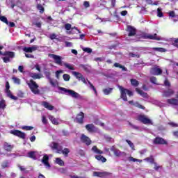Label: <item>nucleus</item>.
I'll return each instance as SVG.
<instances>
[{"instance_id": "f257e3e1", "label": "nucleus", "mask_w": 178, "mask_h": 178, "mask_svg": "<svg viewBox=\"0 0 178 178\" xmlns=\"http://www.w3.org/2000/svg\"><path fill=\"white\" fill-rule=\"evenodd\" d=\"M59 90H60V91H63L65 95H69L70 97H72V98H75L76 99H79V98H81V95H80V94H79L78 92H75L73 90L66 89L62 87H60Z\"/></svg>"}, {"instance_id": "f03ea898", "label": "nucleus", "mask_w": 178, "mask_h": 178, "mask_svg": "<svg viewBox=\"0 0 178 178\" xmlns=\"http://www.w3.org/2000/svg\"><path fill=\"white\" fill-rule=\"evenodd\" d=\"M118 88L121 91V98L123 99V101H127V96H126L127 94L129 95V97H133V92L131 90L125 89L120 86H118Z\"/></svg>"}, {"instance_id": "7ed1b4c3", "label": "nucleus", "mask_w": 178, "mask_h": 178, "mask_svg": "<svg viewBox=\"0 0 178 178\" xmlns=\"http://www.w3.org/2000/svg\"><path fill=\"white\" fill-rule=\"evenodd\" d=\"M30 90L33 92V94H40V90H38V85L33 79H31L29 82L27 83Z\"/></svg>"}, {"instance_id": "20e7f679", "label": "nucleus", "mask_w": 178, "mask_h": 178, "mask_svg": "<svg viewBox=\"0 0 178 178\" xmlns=\"http://www.w3.org/2000/svg\"><path fill=\"white\" fill-rule=\"evenodd\" d=\"M48 56L49 58H51V59L54 60V63H56V65H59V66H63L64 63L63 61H62V60L63 59L62 58V56L51 54H49Z\"/></svg>"}, {"instance_id": "39448f33", "label": "nucleus", "mask_w": 178, "mask_h": 178, "mask_svg": "<svg viewBox=\"0 0 178 178\" xmlns=\"http://www.w3.org/2000/svg\"><path fill=\"white\" fill-rule=\"evenodd\" d=\"M49 147L53 151H56L57 154H62V149H63V147L58 143L51 142L49 145Z\"/></svg>"}, {"instance_id": "423d86ee", "label": "nucleus", "mask_w": 178, "mask_h": 178, "mask_svg": "<svg viewBox=\"0 0 178 178\" xmlns=\"http://www.w3.org/2000/svg\"><path fill=\"white\" fill-rule=\"evenodd\" d=\"M144 38L147 40H156V41L162 40V38L158 35L156 33L151 34V33H145L143 35Z\"/></svg>"}, {"instance_id": "0eeeda50", "label": "nucleus", "mask_w": 178, "mask_h": 178, "mask_svg": "<svg viewBox=\"0 0 178 178\" xmlns=\"http://www.w3.org/2000/svg\"><path fill=\"white\" fill-rule=\"evenodd\" d=\"M137 120H139V122H141L143 124H152V121L143 115H138L137 117Z\"/></svg>"}, {"instance_id": "6e6552de", "label": "nucleus", "mask_w": 178, "mask_h": 178, "mask_svg": "<svg viewBox=\"0 0 178 178\" xmlns=\"http://www.w3.org/2000/svg\"><path fill=\"white\" fill-rule=\"evenodd\" d=\"M111 151L114 153V155L115 156H126L127 155L126 152H122L118 149H116V147H115L114 146L111 147Z\"/></svg>"}, {"instance_id": "1a4fd4ad", "label": "nucleus", "mask_w": 178, "mask_h": 178, "mask_svg": "<svg viewBox=\"0 0 178 178\" xmlns=\"http://www.w3.org/2000/svg\"><path fill=\"white\" fill-rule=\"evenodd\" d=\"M40 48L38 45H33L31 47H24L23 51L24 52L31 54L32 52H34V51H38V49Z\"/></svg>"}, {"instance_id": "9d476101", "label": "nucleus", "mask_w": 178, "mask_h": 178, "mask_svg": "<svg viewBox=\"0 0 178 178\" xmlns=\"http://www.w3.org/2000/svg\"><path fill=\"white\" fill-rule=\"evenodd\" d=\"M93 176L97 177H106V176H111V173L108 172H94Z\"/></svg>"}, {"instance_id": "9b49d317", "label": "nucleus", "mask_w": 178, "mask_h": 178, "mask_svg": "<svg viewBox=\"0 0 178 178\" xmlns=\"http://www.w3.org/2000/svg\"><path fill=\"white\" fill-rule=\"evenodd\" d=\"M150 73L154 76H159V74H162V70H161V68H158L157 67H154L150 70Z\"/></svg>"}, {"instance_id": "f8f14e48", "label": "nucleus", "mask_w": 178, "mask_h": 178, "mask_svg": "<svg viewBox=\"0 0 178 178\" xmlns=\"http://www.w3.org/2000/svg\"><path fill=\"white\" fill-rule=\"evenodd\" d=\"M15 145H10L7 142H5L3 145V149H5V151H7V152H10V151H12V149H13Z\"/></svg>"}, {"instance_id": "ddd939ff", "label": "nucleus", "mask_w": 178, "mask_h": 178, "mask_svg": "<svg viewBox=\"0 0 178 178\" xmlns=\"http://www.w3.org/2000/svg\"><path fill=\"white\" fill-rule=\"evenodd\" d=\"M48 161H49V157L48 156V155L45 154L42 159V162L44 163V166L47 169H49V168H51V165L49 164V162H48Z\"/></svg>"}, {"instance_id": "4468645a", "label": "nucleus", "mask_w": 178, "mask_h": 178, "mask_svg": "<svg viewBox=\"0 0 178 178\" xmlns=\"http://www.w3.org/2000/svg\"><path fill=\"white\" fill-rule=\"evenodd\" d=\"M154 144L165 145V144H168V142L166 140H165V139H163L161 137H156L154 140Z\"/></svg>"}, {"instance_id": "2eb2a0df", "label": "nucleus", "mask_w": 178, "mask_h": 178, "mask_svg": "<svg viewBox=\"0 0 178 178\" xmlns=\"http://www.w3.org/2000/svg\"><path fill=\"white\" fill-rule=\"evenodd\" d=\"M12 134H14V136H17V137H19L20 138H26V134L19 131V130H15L11 131Z\"/></svg>"}, {"instance_id": "dca6fc26", "label": "nucleus", "mask_w": 178, "mask_h": 178, "mask_svg": "<svg viewBox=\"0 0 178 178\" xmlns=\"http://www.w3.org/2000/svg\"><path fill=\"white\" fill-rule=\"evenodd\" d=\"M81 141L86 144V145H90V144H91V140L90 139V138L84 134L81 135Z\"/></svg>"}, {"instance_id": "f3484780", "label": "nucleus", "mask_w": 178, "mask_h": 178, "mask_svg": "<svg viewBox=\"0 0 178 178\" xmlns=\"http://www.w3.org/2000/svg\"><path fill=\"white\" fill-rule=\"evenodd\" d=\"M81 80L82 82L84 83V84H87V83H88V84H89V88H90L91 90H93V91L95 92V94H96V95H97V89H95V87H94V86H92V83H91V82H90V81H86V78H84V76L82 77Z\"/></svg>"}, {"instance_id": "a211bd4d", "label": "nucleus", "mask_w": 178, "mask_h": 178, "mask_svg": "<svg viewBox=\"0 0 178 178\" xmlns=\"http://www.w3.org/2000/svg\"><path fill=\"white\" fill-rule=\"evenodd\" d=\"M127 32L129 37H134V35L136 33L135 28L130 26H127Z\"/></svg>"}, {"instance_id": "6ab92c4d", "label": "nucleus", "mask_w": 178, "mask_h": 178, "mask_svg": "<svg viewBox=\"0 0 178 178\" xmlns=\"http://www.w3.org/2000/svg\"><path fill=\"white\" fill-rule=\"evenodd\" d=\"M83 119H84V113L81 112V113H79V114H78L76 115V118L75 119V122H76V123L82 124Z\"/></svg>"}, {"instance_id": "aec40b11", "label": "nucleus", "mask_w": 178, "mask_h": 178, "mask_svg": "<svg viewBox=\"0 0 178 178\" xmlns=\"http://www.w3.org/2000/svg\"><path fill=\"white\" fill-rule=\"evenodd\" d=\"M27 155L29 158L32 159H37V158L40 157V154L38 152H29Z\"/></svg>"}, {"instance_id": "412c9836", "label": "nucleus", "mask_w": 178, "mask_h": 178, "mask_svg": "<svg viewBox=\"0 0 178 178\" xmlns=\"http://www.w3.org/2000/svg\"><path fill=\"white\" fill-rule=\"evenodd\" d=\"M42 106H44V108H46V109H48V111H54V109L55 108L54 106L51 105V104H49L47 102H42Z\"/></svg>"}, {"instance_id": "4be33fe9", "label": "nucleus", "mask_w": 178, "mask_h": 178, "mask_svg": "<svg viewBox=\"0 0 178 178\" xmlns=\"http://www.w3.org/2000/svg\"><path fill=\"white\" fill-rule=\"evenodd\" d=\"M0 55H3V56H7L10 59V58H15V52L13 51H5L3 54L2 51H0Z\"/></svg>"}, {"instance_id": "5701e85b", "label": "nucleus", "mask_w": 178, "mask_h": 178, "mask_svg": "<svg viewBox=\"0 0 178 178\" xmlns=\"http://www.w3.org/2000/svg\"><path fill=\"white\" fill-rule=\"evenodd\" d=\"M29 76L33 79V80H37L41 79V75L35 72L29 73Z\"/></svg>"}, {"instance_id": "b1692460", "label": "nucleus", "mask_w": 178, "mask_h": 178, "mask_svg": "<svg viewBox=\"0 0 178 178\" xmlns=\"http://www.w3.org/2000/svg\"><path fill=\"white\" fill-rule=\"evenodd\" d=\"M72 74H73L78 80H81L82 77H84L81 73L76 71H72Z\"/></svg>"}, {"instance_id": "393cba45", "label": "nucleus", "mask_w": 178, "mask_h": 178, "mask_svg": "<svg viewBox=\"0 0 178 178\" xmlns=\"http://www.w3.org/2000/svg\"><path fill=\"white\" fill-rule=\"evenodd\" d=\"M175 94V91L172 89H168V90L164 91L163 97H170Z\"/></svg>"}, {"instance_id": "a878e982", "label": "nucleus", "mask_w": 178, "mask_h": 178, "mask_svg": "<svg viewBox=\"0 0 178 178\" xmlns=\"http://www.w3.org/2000/svg\"><path fill=\"white\" fill-rule=\"evenodd\" d=\"M6 93L7 95V97H8L9 98H11V99H14V101H17V97L14 96L12 94V92H10V90H6Z\"/></svg>"}, {"instance_id": "bb28decb", "label": "nucleus", "mask_w": 178, "mask_h": 178, "mask_svg": "<svg viewBox=\"0 0 178 178\" xmlns=\"http://www.w3.org/2000/svg\"><path fill=\"white\" fill-rule=\"evenodd\" d=\"M86 129L89 133H92L95 130V127L92 124H89L86 126Z\"/></svg>"}, {"instance_id": "cd10ccee", "label": "nucleus", "mask_w": 178, "mask_h": 178, "mask_svg": "<svg viewBox=\"0 0 178 178\" xmlns=\"http://www.w3.org/2000/svg\"><path fill=\"white\" fill-rule=\"evenodd\" d=\"M63 66H65L67 69H69L70 70H74V65L70 64L69 63H63Z\"/></svg>"}, {"instance_id": "c85d7f7f", "label": "nucleus", "mask_w": 178, "mask_h": 178, "mask_svg": "<svg viewBox=\"0 0 178 178\" xmlns=\"http://www.w3.org/2000/svg\"><path fill=\"white\" fill-rule=\"evenodd\" d=\"M168 104H170V105H176L178 106V99H169L167 100Z\"/></svg>"}, {"instance_id": "c756f323", "label": "nucleus", "mask_w": 178, "mask_h": 178, "mask_svg": "<svg viewBox=\"0 0 178 178\" xmlns=\"http://www.w3.org/2000/svg\"><path fill=\"white\" fill-rule=\"evenodd\" d=\"M136 90L138 92V94L141 95V97H143V98H148V95L147 93H145L144 91H143L138 88H136Z\"/></svg>"}, {"instance_id": "7c9ffc66", "label": "nucleus", "mask_w": 178, "mask_h": 178, "mask_svg": "<svg viewBox=\"0 0 178 178\" xmlns=\"http://www.w3.org/2000/svg\"><path fill=\"white\" fill-rule=\"evenodd\" d=\"M92 151L93 152H95V154H104V152H102V150H100L99 149H98V147H97V146H93L92 148Z\"/></svg>"}, {"instance_id": "2f4dec72", "label": "nucleus", "mask_w": 178, "mask_h": 178, "mask_svg": "<svg viewBox=\"0 0 178 178\" xmlns=\"http://www.w3.org/2000/svg\"><path fill=\"white\" fill-rule=\"evenodd\" d=\"M114 66H115V67H119L120 69H122L124 72H127V68H126V67H124L118 63H115Z\"/></svg>"}, {"instance_id": "473e14b6", "label": "nucleus", "mask_w": 178, "mask_h": 178, "mask_svg": "<svg viewBox=\"0 0 178 178\" xmlns=\"http://www.w3.org/2000/svg\"><path fill=\"white\" fill-rule=\"evenodd\" d=\"M49 119L51 120V122L53 123V124H59V122H58V120L55 118L52 115H49Z\"/></svg>"}, {"instance_id": "72a5a7b5", "label": "nucleus", "mask_w": 178, "mask_h": 178, "mask_svg": "<svg viewBox=\"0 0 178 178\" xmlns=\"http://www.w3.org/2000/svg\"><path fill=\"white\" fill-rule=\"evenodd\" d=\"M36 8L38 10H40V13H41V14L44 13V12L45 11L44 6H42V5H41V3H38L37 5Z\"/></svg>"}, {"instance_id": "f704fd0d", "label": "nucleus", "mask_w": 178, "mask_h": 178, "mask_svg": "<svg viewBox=\"0 0 178 178\" xmlns=\"http://www.w3.org/2000/svg\"><path fill=\"white\" fill-rule=\"evenodd\" d=\"M95 158L97 159V161H101L103 163L106 162V159L104 157V156L97 155L95 156Z\"/></svg>"}, {"instance_id": "c9c22d12", "label": "nucleus", "mask_w": 178, "mask_h": 178, "mask_svg": "<svg viewBox=\"0 0 178 178\" xmlns=\"http://www.w3.org/2000/svg\"><path fill=\"white\" fill-rule=\"evenodd\" d=\"M56 163H57V165H59L60 166H65V162H63V160L60 159V158L56 159Z\"/></svg>"}, {"instance_id": "e433bc0d", "label": "nucleus", "mask_w": 178, "mask_h": 178, "mask_svg": "<svg viewBox=\"0 0 178 178\" xmlns=\"http://www.w3.org/2000/svg\"><path fill=\"white\" fill-rule=\"evenodd\" d=\"M0 20L3 23H6V24L9 25V21H8V18H6V17L0 15Z\"/></svg>"}, {"instance_id": "4c0bfd02", "label": "nucleus", "mask_w": 178, "mask_h": 178, "mask_svg": "<svg viewBox=\"0 0 178 178\" xmlns=\"http://www.w3.org/2000/svg\"><path fill=\"white\" fill-rule=\"evenodd\" d=\"M69 152H70V150H69L68 148L61 149V154H63L65 156H67L69 155Z\"/></svg>"}, {"instance_id": "58836bf2", "label": "nucleus", "mask_w": 178, "mask_h": 178, "mask_svg": "<svg viewBox=\"0 0 178 178\" xmlns=\"http://www.w3.org/2000/svg\"><path fill=\"white\" fill-rule=\"evenodd\" d=\"M145 161H146V162H149V163H154L155 162H154V156H150L149 157H147L145 159Z\"/></svg>"}, {"instance_id": "ea45409f", "label": "nucleus", "mask_w": 178, "mask_h": 178, "mask_svg": "<svg viewBox=\"0 0 178 178\" xmlns=\"http://www.w3.org/2000/svg\"><path fill=\"white\" fill-rule=\"evenodd\" d=\"M154 51H157L158 52H166V49L162 47H154Z\"/></svg>"}, {"instance_id": "a19ab883", "label": "nucleus", "mask_w": 178, "mask_h": 178, "mask_svg": "<svg viewBox=\"0 0 178 178\" xmlns=\"http://www.w3.org/2000/svg\"><path fill=\"white\" fill-rule=\"evenodd\" d=\"M112 88H106L103 90L104 93L105 94V95H109V94H111L112 92Z\"/></svg>"}, {"instance_id": "79ce46f5", "label": "nucleus", "mask_w": 178, "mask_h": 178, "mask_svg": "<svg viewBox=\"0 0 178 178\" xmlns=\"http://www.w3.org/2000/svg\"><path fill=\"white\" fill-rule=\"evenodd\" d=\"M6 106L5 100H0V109H5Z\"/></svg>"}, {"instance_id": "37998d69", "label": "nucleus", "mask_w": 178, "mask_h": 178, "mask_svg": "<svg viewBox=\"0 0 178 178\" xmlns=\"http://www.w3.org/2000/svg\"><path fill=\"white\" fill-rule=\"evenodd\" d=\"M172 45L178 48V38H174L172 40Z\"/></svg>"}, {"instance_id": "c03bdc74", "label": "nucleus", "mask_w": 178, "mask_h": 178, "mask_svg": "<svg viewBox=\"0 0 178 178\" xmlns=\"http://www.w3.org/2000/svg\"><path fill=\"white\" fill-rule=\"evenodd\" d=\"M63 78L65 81H69V80H70V75L67 74H64L63 75Z\"/></svg>"}, {"instance_id": "a18cd8bd", "label": "nucleus", "mask_w": 178, "mask_h": 178, "mask_svg": "<svg viewBox=\"0 0 178 178\" xmlns=\"http://www.w3.org/2000/svg\"><path fill=\"white\" fill-rule=\"evenodd\" d=\"M129 161L130 162H143V160H139V159H135L134 157H129Z\"/></svg>"}, {"instance_id": "49530a36", "label": "nucleus", "mask_w": 178, "mask_h": 178, "mask_svg": "<svg viewBox=\"0 0 178 178\" xmlns=\"http://www.w3.org/2000/svg\"><path fill=\"white\" fill-rule=\"evenodd\" d=\"M131 83L132 86H134V87H138V81H137L136 79H131Z\"/></svg>"}, {"instance_id": "de8ad7c7", "label": "nucleus", "mask_w": 178, "mask_h": 178, "mask_svg": "<svg viewBox=\"0 0 178 178\" xmlns=\"http://www.w3.org/2000/svg\"><path fill=\"white\" fill-rule=\"evenodd\" d=\"M13 80L15 84H20V79H19L16 76H13Z\"/></svg>"}, {"instance_id": "09e8293b", "label": "nucleus", "mask_w": 178, "mask_h": 178, "mask_svg": "<svg viewBox=\"0 0 178 178\" xmlns=\"http://www.w3.org/2000/svg\"><path fill=\"white\" fill-rule=\"evenodd\" d=\"M126 143H127V144H129V147H131V149L134 150V144L132 143L131 141L129 140H126Z\"/></svg>"}, {"instance_id": "8fccbe9b", "label": "nucleus", "mask_w": 178, "mask_h": 178, "mask_svg": "<svg viewBox=\"0 0 178 178\" xmlns=\"http://www.w3.org/2000/svg\"><path fill=\"white\" fill-rule=\"evenodd\" d=\"M9 166V163L8 161H3L1 164V167L3 169H5V168H8Z\"/></svg>"}, {"instance_id": "3c124183", "label": "nucleus", "mask_w": 178, "mask_h": 178, "mask_svg": "<svg viewBox=\"0 0 178 178\" xmlns=\"http://www.w3.org/2000/svg\"><path fill=\"white\" fill-rule=\"evenodd\" d=\"M83 51H84V52H87L88 54H91V52H92V49L88 47L83 48Z\"/></svg>"}, {"instance_id": "603ef678", "label": "nucleus", "mask_w": 178, "mask_h": 178, "mask_svg": "<svg viewBox=\"0 0 178 178\" xmlns=\"http://www.w3.org/2000/svg\"><path fill=\"white\" fill-rule=\"evenodd\" d=\"M150 81L151 83H152L153 84H158V83L156 82V77H154V76H152L150 78Z\"/></svg>"}, {"instance_id": "864d4df0", "label": "nucleus", "mask_w": 178, "mask_h": 178, "mask_svg": "<svg viewBox=\"0 0 178 178\" xmlns=\"http://www.w3.org/2000/svg\"><path fill=\"white\" fill-rule=\"evenodd\" d=\"M62 73H63V70H62L56 71V78L59 79L60 74H62Z\"/></svg>"}, {"instance_id": "5fc2aeb1", "label": "nucleus", "mask_w": 178, "mask_h": 178, "mask_svg": "<svg viewBox=\"0 0 178 178\" xmlns=\"http://www.w3.org/2000/svg\"><path fill=\"white\" fill-rule=\"evenodd\" d=\"M65 47H67V48H72V47H73V43L70 42H65Z\"/></svg>"}, {"instance_id": "6e6d98bb", "label": "nucleus", "mask_w": 178, "mask_h": 178, "mask_svg": "<svg viewBox=\"0 0 178 178\" xmlns=\"http://www.w3.org/2000/svg\"><path fill=\"white\" fill-rule=\"evenodd\" d=\"M134 105L135 106H136L137 108H140V109H145V107H144L143 105H141L138 103H135V104H134Z\"/></svg>"}, {"instance_id": "4d7b16f0", "label": "nucleus", "mask_w": 178, "mask_h": 178, "mask_svg": "<svg viewBox=\"0 0 178 178\" xmlns=\"http://www.w3.org/2000/svg\"><path fill=\"white\" fill-rule=\"evenodd\" d=\"M65 30H67L69 31V30H70L72 29V24H65Z\"/></svg>"}, {"instance_id": "13d9d810", "label": "nucleus", "mask_w": 178, "mask_h": 178, "mask_svg": "<svg viewBox=\"0 0 178 178\" xmlns=\"http://www.w3.org/2000/svg\"><path fill=\"white\" fill-rule=\"evenodd\" d=\"M3 60L5 63H8V62H10V58L6 56L5 57H3Z\"/></svg>"}, {"instance_id": "bf43d9fd", "label": "nucleus", "mask_w": 178, "mask_h": 178, "mask_svg": "<svg viewBox=\"0 0 178 178\" xmlns=\"http://www.w3.org/2000/svg\"><path fill=\"white\" fill-rule=\"evenodd\" d=\"M56 37L57 35L55 33H51L49 35L50 40H56Z\"/></svg>"}, {"instance_id": "052dcab7", "label": "nucleus", "mask_w": 178, "mask_h": 178, "mask_svg": "<svg viewBox=\"0 0 178 178\" xmlns=\"http://www.w3.org/2000/svg\"><path fill=\"white\" fill-rule=\"evenodd\" d=\"M168 15H169V17H175L177 16L176 14H175V11H170V12L168 13Z\"/></svg>"}, {"instance_id": "680f3d73", "label": "nucleus", "mask_w": 178, "mask_h": 178, "mask_svg": "<svg viewBox=\"0 0 178 178\" xmlns=\"http://www.w3.org/2000/svg\"><path fill=\"white\" fill-rule=\"evenodd\" d=\"M157 12H158L157 16H158L159 17H162L163 16V13H162L161 12V8H159L157 9Z\"/></svg>"}, {"instance_id": "e2e57ef3", "label": "nucleus", "mask_w": 178, "mask_h": 178, "mask_svg": "<svg viewBox=\"0 0 178 178\" xmlns=\"http://www.w3.org/2000/svg\"><path fill=\"white\" fill-rule=\"evenodd\" d=\"M23 129L24 130H33V129H34V127H33L31 126H25L23 127Z\"/></svg>"}, {"instance_id": "0e129e2a", "label": "nucleus", "mask_w": 178, "mask_h": 178, "mask_svg": "<svg viewBox=\"0 0 178 178\" xmlns=\"http://www.w3.org/2000/svg\"><path fill=\"white\" fill-rule=\"evenodd\" d=\"M49 83L52 87H56V82L54 81V80L50 79Z\"/></svg>"}, {"instance_id": "69168bd1", "label": "nucleus", "mask_w": 178, "mask_h": 178, "mask_svg": "<svg viewBox=\"0 0 178 178\" xmlns=\"http://www.w3.org/2000/svg\"><path fill=\"white\" fill-rule=\"evenodd\" d=\"M25 56H26V58L34 59V56L32 54H25Z\"/></svg>"}, {"instance_id": "338daca9", "label": "nucleus", "mask_w": 178, "mask_h": 178, "mask_svg": "<svg viewBox=\"0 0 178 178\" xmlns=\"http://www.w3.org/2000/svg\"><path fill=\"white\" fill-rule=\"evenodd\" d=\"M106 141H109L110 143H113V141H114V140L109 136H106Z\"/></svg>"}, {"instance_id": "774afa93", "label": "nucleus", "mask_w": 178, "mask_h": 178, "mask_svg": "<svg viewBox=\"0 0 178 178\" xmlns=\"http://www.w3.org/2000/svg\"><path fill=\"white\" fill-rule=\"evenodd\" d=\"M83 6H85V8H90V2L84 1L83 2Z\"/></svg>"}]
</instances>
